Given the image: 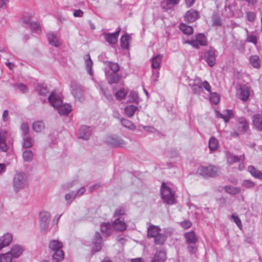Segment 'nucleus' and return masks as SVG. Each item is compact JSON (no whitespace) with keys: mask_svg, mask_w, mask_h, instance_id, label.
Masks as SVG:
<instances>
[{"mask_svg":"<svg viewBox=\"0 0 262 262\" xmlns=\"http://www.w3.org/2000/svg\"><path fill=\"white\" fill-rule=\"evenodd\" d=\"M50 104L61 115H68L72 111V107L69 104H63L62 97L59 93L52 92L48 97Z\"/></svg>","mask_w":262,"mask_h":262,"instance_id":"f257e3e1","label":"nucleus"},{"mask_svg":"<svg viewBox=\"0 0 262 262\" xmlns=\"http://www.w3.org/2000/svg\"><path fill=\"white\" fill-rule=\"evenodd\" d=\"M162 231L159 227L151 225L147 229V236L154 238L155 244L162 245L166 241L167 236Z\"/></svg>","mask_w":262,"mask_h":262,"instance_id":"f03ea898","label":"nucleus"},{"mask_svg":"<svg viewBox=\"0 0 262 262\" xmlns=\"http://www.w3.org/2000/svg\"><path fill=\"white\" fill-rule=\"evenodd\" d=\"M13 187L14 191L17 193L20 190L28 187V178L24 172L17 171L13 179Z\"/></svg>","mask_w":262,"mask_h":262,"instance_id":"7ed1b4c3","label":"nucleus"},{"mask_svg":"<svg viewBox=\"0 0 262 262\" xmlns=\"http://www.w3.org/2000/svg\"><path fill=\"white\" fill-rule=\"evenodd\" d=\"M49 247L53 252V258L56 262H59L64 258L63 252L62 250V243L58 240H52L49 244Z\"/></svg>","mask_w":262,"mask_h":262,"instance_id":"20e7f679","label":"nucleus"},{"mask_svg":"<svg viewBox=\"0 0 262 262\" xmlns=\"http://www.w3.org/2000/svg\"><path fill=\"white\" fill-rule=\"evenodd\" d=\"M161 194L162 199L168 205H172L175 202V192L166 184L163 183L161 188Z\"/></svg>","mask_w":262,"mask_h":262,"instance_id":"39448f33","label":"nucleus"},{"mask_svg":"<svg viewBox=\"0 0 262 262\" xmlns=\"http://www.w3.org/2000/svg\"><path fill=\"white\" fill-rule=\"evenodd\" d=\"M218 172V168L212 165L200 166L198 169V173L204 177H215Z\"/></svg>","mask_w":262,"mask_h":262,"instance_id":"423d86ee","label":"nucleus"},{"mask_svg":"<svg viewBox=\"0 0 262 262\" xmlns=\"http://www.w3.org/2000/svg\"><path fill=\"white\" fill-rule=\"evenodd\" d=\"M71 91L73 96L79 101L84 100L83 90L81 86L75 81L71 82Z\"/></svg>","mask_w":262,"mask_h":262,"instance_id":"0eeeda50","label":"nucleus"},{"mask_svg":"<svg viewBox=\"0 0 262 262\" xmlns=\"http://www.w3.org/2000/svg\"><path fill=\"white\" fill-rule=\"evenodd\" d=\"M105 142L107 145L115 147H123L126 144L121 137L115 135L106 137Z\"/></svg>","mask_w":262,"mask_h":262,"instance_id":"6e6552de","label":"nucleus"},{"mask_svg":"<svg viewBox=\"0 0 262 262\" xmlns=\"http://www.w3.org/2000/svg\"><path fill=\"white\" fill-rule=\"evenodd\" d=\"M50 214L47 211H42L39 214V227L42 232H46L49 228Z\"/></svg>","mask_w":262,"mask_h":262,"instance_id":"1a4fd4ad","label":"nucleus"},{"mask_svg":"<svg viewBox=\"0 0 262 262\" xmlns=\"http://www.w3.org/2000/svg\"><path fill=\"white\" fill-rule=\"evenodd\" d=\"M205 58L209 66H213L216 61V51L213 48H210L206 52Z\"/></svg>","mask_w":262,"mask_h":262,"instance_id":"9d476101","label":"nucleus"},{"mask_svg":"<svg viewBox=\"0 0 262 262\" xmlns=\"http://www.w3.org/2000/svg\"><path fill=\"white\" fill-rule=\"evenodd\" d=\"M121 31V29L119 28L118 30L113 33H104L103 35L104 39L110 44H115L117 42L118 38Z\"/></svg>","mask_w":262,"mask_h":262,"instance_id":"9b49d317","label":"nucleus"},{"mask_svg":"<svg viewBox=\"0 0 262 262\" xmlns=\"http://www.w3.org/2000/svg\"><path fill=\"white\" fill-rule=\"evenodd\" d=\"M24 249L23 246L19 245H13L11 250L8 252L13 258L19 257L23 253Z\"/></svg>","mask_w":262,"mask_h":262,"instance_id":"f8f14e48","label":"nucleus"},{"mask_svg":"<svg viewBox=\"0 0 262 262\" xmlns=\"http://www.w3.org/2000/svg\"><path fill=\"white\" fill-rule=\"evenodd\" d=\"M93 251L96 252L100 251L102 247V238L99 232H96L95 233L93 241Z\"/></svg>","mask_w":262,"mask_h":262,"instance_id":"ddd939ff","label":"nucleus"},{"mask_svg":"<svg viewBox=\"0 0 262 262\" xmlns=\"http://www.w3.org/2000/svg\"><path fill=\"white\" fill-rule=\"evenodd\" d=\"M215 114L217 118L224 119L225 122H227L233 117V111L230 110H225L222 113L215 111Z\"/></svg>","mask_w":262,"mask_h":262,"instance_id":"4468645a","label":"nucleus"},{"mask_svg":"<svg viewBox=\"0 0 262 262\" xmlns=\"http://www.w3.org/2000/svg\"><path fill=\"white\" fill-rule=\"evenodd\" d=\"M92 128L90 126H82L79 132V138L84 140H88L92 134Z\"/></svg>","mask_w":262,"mask_h":262,"instance_id":"2eb2a0df","label":"nucleus"},{"mask_svg":"<svg viewBox=\"0 0 262 262\" xmlns=\"http://www.w3.org/2000/svg\"><path fill=\"white\" fill-rule=\"evenodd\" d=\"M166 259V253L163 249L157 250L151 260V262H165Z\"/></svg>","mask_w":262,"mask_h":262,"instance_id":"dca6fc26","label":"nucleus"},{"mask_svg":"<svg viewBox=\"0 0 262 262\" xmlns=\"http://www.w3.org/2000/svg\"><path fill=\"white\" fill-rule=\"evenodd\" d=\"M13 236L11 233H7L0 237V250L9 246L12 241Z\"/></svg>","mask_w":262,"mask_h":262,"instance_id":"f3484780","label":"nucleus"},{"mask_svg":"<svg viewBox=\"0 0 262 262\" xmlns=\"http://www.w3.org/2000/svg\"><path fill=\"white\" fill-rule=\"evenodd\" d=\"M8 133L4 130H0V151L6 152L8 150V146L6 143V139Z\"/></svg>","mask_w":262,"mask_h":262,"instance_id":"a211bd4d","label":"nucleus"},{"mask_svg":"<svg viewBox=\"0 0 262 262\" xmlns=\"http://www.w3.org/2000/svg\"><path fill=\"white\" fill-rule=\"evenodd\" d=\"M250 90L249 88L246 85H242L239 89L238 94V98L242 101H246L250 96Z\"/></svg>","mask_w":262,"mask_h":262,"instance_id":"6ab92c4d","label":"nucleus"},{"mask_svg":"<svg viewBox=\"0 0 262 262\" xmlns=\"http://www.w3.org/2000/svg\"><path fill=\"white\" fill-rule=\"evenodd\" d=\"M249 128V125L245 118L241 117L238 120V134L245 133Z\"/></svg>","mask_w":262,"mask_h":262,"instance_id":"aec40b11","label":"nucleus"},{"mask_svg":"<svg viewBox=\"0 0 262 262\" xmlns=\"http://www.w3.org/2000/svg\"><path fill=\"white\" fill-rule=\"evenodd\" d=\"M199 12L193 9L188 11L185 15V18L189 23H192L199 18Z\"/></svg>","mask_w":262,"mask_h":262,"instance_id":"412c9836","label":"nucleus"},{"mask_svg":"<svg viewBox=\"0 0 262 262\" xmlns=\"http://www.w3.org/2000/svg\"><path fill=\"white\" fill-rule=\"evenodd\" d=\"M113 228L115 230L123 231L126 228V225L123 220L120 218H117L114 222L113 225Z\"/></svg>","mask_w":262,"mask_h":262,"instance_id":"4be33fe9","label":"nucleus"},{"mask_svg":"<svg viewBox=\"0 0 262 262\" xmlns=\"http://www.w3.org/2000/svg\"><path fill=\"white\" fill-rule=\"evenodd\" d=\"M184 237L186 244L197 243L198 242V238L193 231L186 232L184 234Z\"/></svg>","mask_w":262,"mask_h":262,"instance_id":"5701e85b","label":"nucleus"},{"mask_svg":"<svg viewBox=\"0 0 262 262\" xmlns=\"http://www.w3.org/2000/svg\"><path fill=\"white\" fill-rule=\"evenodd\" d=\"M180 0H163L161 3L162 7L165 10H169L177 5Z\"/></svg>","mask_w":262,"mask_h":262,"instance_id":"b1692460","label":"nucleus"},{"mask_svg":"<svg viewBox=\"0 0 262 262\" xmlns=\"http://www.w3.org/2000/svg\"><path fill=\"white\" fill-rule=\"evenodd\" d=\"M248 171L253 177L262 181V172L255 168L253 166H249L248 167Z\"/></svg>","mask_w":262,"mask_h":262,"instance_id":"393cba45","label":"nucleus"},{"mask_svg":"<svg viewBox=\"0 0 262 262\" xmlns=\"http://www.w3.org/2000/svg\"><path fill=\"white\" fill-rule=\"evenodd\" d=\"M48 39L50 45L56 47L60 45L58 37L53 33L48 34Z\"/></svg>","mask_w":262,"mask_h":262,"instance_id":"a878e982","label":"nucleus"},{"mask_svg":"<svg viewBox=\"0 0 262 262\" xmlns=\"http://www.w3.org/2000/svg\"><path fill=\"white\" fill-rule=\"evenodd\" d=\"M227 162L229 164H232L233 163L244 160V156H236L231 154H228L227 156Z\"/></svg>","mask_w":262,"mask_h":262,"instance_id":"bb28decb","label":"nucleus"},{"mask_svg":"<svg viewBox=\"0 0 262 262\" xmlns=\"http://www.w3.org/2000/svg\"><path fill=\"white\" fill-rule=\"evenodd\" d=\"M23 147L24 148H30L32 146L34 140L29 135L23 136Z\"/></svg>","mask_w":262,"mask_h":262,"instance_id":"cd10ccee","label":"nucleus"},{"mask_svg":"<svg viewBox=\"0 0 262 262\" xmlns=\"http://www.w3.org/2000/svg\"><path fill=\"white\" fill-rule=\"evenodd\" d=\"M137 110L138 107L134 105H128L124 109L126 115L129 118L133 117Z\"/></svg>","mask_w":262,"mask_h":262,"instance_id":"c85d7f7f","label":"nucleus"},{"mask_svg":"<svg viewBox=\"0 0 262 262\" xmlns=\"http://www.w3.org/2000/svg\"><path fill=\"white\" fill-rule=\"evenodd\" d=\"M36 91L39 95L42 96H46L49 93V90L47 87L42 84H37L36 86Z\"/></svg>","mask_w":262,"mask_h":262,"instance_id":"c756f323","label":"nucleus"},{"mask_svg":"<svg viewBox=\"0 0 262 262\" xmlns=\"http://www.w3.org/2000/svg\"><path fill=\"white\" fill-rule=\"evenodd\" d=\"M224 190L227 193L232 195L238 194L241 191V189L240 188L231 185L225 186Z\"/></svg>","mask_w":262,"mask_h":262,"instance_id":"7c9ffc66","label":"nucleus"},{"mask_svg":"<svg viewBox=\"0 0 262 262\" xmlns=\"http://www.w3.org/2000/svg\"><path fill=\"white\" fill-rule=\"evenodd\" d=\"M163 58V56L161 54H158L152 58V68L153 69H158L160 67V64Z\"/></svg>","mask_w":262,"mask_h":262,"instance_id":"2f4dec72","label":"nucleus"},{"mask_svg":"<svg viewBox=\"0 0 262 262\" xmlns=\"http://www.w3.org/2000/svg\"><path fill=\"white\" fill-rule=\"evenodd\" d=\"M219 146L218 140L214 137H212L209 140L208 146L210 151H213L216 150Z\"/></svg>","mask_w":262,"mask_h":262,"instance_id":"473e14b6","label":"nucleus"},{"mask_svg":"<svg viewBox=\"0 0 262 262\" xmlns=\"http://www.w3.org/2000/svg\"><path fill=\"white\" fill-rule=\"evenodd\" d=\"M45 124L42 121H37L33 123L32 128L36 133H40L45 129Z\"/></svg>","mask_w":262,"mask_h":262,"instance_id":"72a5a7b5","label":"nucleus"},{"mask_svg":"<svg viewBox=\"0 0 262 262\" xmlns=\"http://www.w3.org/2000/svg\"><path fill=\"white\" fill-rule=\"evenodd\" d=\"M85 63L88 70V72L91 75H93V71L92 69L93 62L91 59L90 55H86L84 56Z\"/></svg>","mask_w":262,"mask_h":262,"instance_id":"f704fd0d","label":"nucleus"},{"mask_svg":"<svg viewBox=\"0 0 262 262\" xmlns=\"http://www.w3.org/2000/svg\"><path fill=\"white\" fill-rule=\"evenodd\" d=\"M129 39H130V36L128 34L124 35L121 37V46L123 49H127L128 48Z\"/></svg>","mask_w":262,"mask_h":262,"instance_id":"c9c22d12","label":"nucleus"},{"mask_svg":"<svg viewBox=\"0 0 262 262\" xmlns=\"http://www.w3.org/2000/svg\"><path fill=\"white\" fill-rule=\"evenodd\" d=\"M120 121L123 126L130 130H134L136 128V125L132 122L126 119H120Z\"/></svg>","mask_w":262,"mask_h":262,"instance_id":"e433bc0d","label":"nucleus"},{"mask_svg":"<svg viewBox=\"0 0 262 262\" xmlns=\"http://www.w3.org/2000/svg\"><path fill=\"white\" fill-rule=\"evenodd\" d=\"M110 223H103L101 225V231L106 236H108L111 234L112 228Z\"/></svg>","mask_w":262,"mask_h":262,"instance_id":"4c0bfd02","label":"nucleus"},{"mask_svg":"<svg viewBox=\"0 0 262 262\" xmlns=\"http://www.w3.org/2000/svg\"><path fill=\"white\" fill-rule=\"evenodd\" d=\"M107 80L109 83L113 84L117 83L120 79V77L117 73H112L107 75Z\"/></svg>","mask_w":262,"mask_h":262,"instance_id":"58836bf2","label":"nucleus"},{"mask_svg":"<svg viewBox=\"0 0 262 262\" xmlns=\"http://www.w3.org/2000/svg\"><path fill=\"white\" fill-rule=\"evenodd\" d=\"M127 93V90L124 88H122L119 90L115 93V97L116 99L119 101L124 99Z\"/></svg>","mask_w":262,"mask_h":262,"instance_id":"ea45409f","label":"nucleus"},{"mask_svg":"<svg viewBox=\"0 0 262 262\" xmlns=\"http://www.w3.org/2000/svg\"><path fill=\"white\" fill-rule=\"evenodd\" d=\"M180 29L185 34L190 35L193 32V28L189 26H187L184 24H181L180 25Z\"/></svg>","mask_w":262,"mask_h":262,"instance_id":"a19ab883","label":"nucleus"},{"mask_svg":"<svg viewBox=\"0 0 262 262\" xmlns=\"http://www.w3.org/2000/svg\"><path fill=\"white\" fill-rule=\"evenodd\" d=\"M30 26L32 31L34 33L39 34L41 32L40 25L36 21L31 22L30 24Z\"/></svg>","mask_w":262,"mask_h":262,"instance_id":"79ce46f5","label":"nucleus"},{"mask_svg":"<svg viewBox=\"0 0 262 262\" xmlns=\"http://www.w3.org/2000/svg\"><path fill=\"white\" fill-rule=\"evenodd\" d=\"M250 62L253 67L255 68L260 67V61L258 56L256 55L251 56L250 57Z\"/></svg>","mask_w":262,"mask_h":262,"instance_id":"37998d69","label":"nucleus"},{"mask_svg":"<svg viewBox=\"0 0 262 262\" xmlns=\"http://www.w3.org/2000/svg\"><path fill=\"white\" fill-rule=\"evenodd\" d=\"M24 160L26 162H30L32 160L33 155L31 150L26 149L23 154Z\"/></svg>","mask_w":262,"mask_h":262,"instance_id":"c03bdc74","label":"nucleus"},{"mask_svg":"<svg viewBox=\"0 0 262 262\" xmlns=\"http://www.w3.org/2000/svg\"><path fill=\"white\" fill-rule=\"evenodd\" d=\"M129 101L138 103L139 101L138 94L136 91H132L129 94Z\"/></svg>","mask_w":262,"mask_h":262,"instance_id":"a18cd8bd","label":"nucleus"},{"mask_svg":"<svg viewBox=\"0 0 262 262\" xmlns=\"http://www.w3.org/2000/svg\"><path fill=\"white\" fill-rule=\"evenodd\" d=\"M106 64L111 69L113 73H117L120 69L119 66L116 62L106 61Z\"/></svg>","mask_w":262,"mask_h":262,"instance_id":"49530a36","label":"nucleus"},{"mask_svg":"<svg viewBox=\"0 0 262 262\" xmlns=\"http://www.w3.org/2000/svg\"><path fill=\"white\" fill-rule=\"evenodd\" d=\"M200 82L199 79H196L194 80V83L192 85V89L195 93H199L202 91L201 84Z\"/></svg>","mask_w":262,"mask_h":262,"instance_id":"de8ad7c7","label":"nucleus"},{"mask_svg":"<svg viewBox=\"0 0 262 262\" xmlns=\"http://www.w3.org/2000/svg\"><path fill=\"white\" fill-rule=\"evenodd\" d=\"M255 185V182L250 180H245L242 184V186L246 189H252L254 187Z\"/></svg>","mask_w":262,"mask_h":262,"instance_id":"09e8293b","label":"nucleus"},{"mask_svg":"<svg viewBox=\"0 0 262 262\" xmlns=\"http://www.w3.org/2000/svg\"><path fill=\"white\" fill-rule=\"evenodd\" d=\"M197 243L186 244L187 249L190 254H195L198 250Z\"/></svg>","mask_w":262,"mask_h":262,"instance_id":"8fccbe9b","label":"nucleus"},{"mask_svg":"<svg viewBox=\"0 0 262 262\" xmlns=\"http://www.w3.org/2000/svg\"><path fill=\"white\" fill-rule=\"evenodd\" d=\"M12 257L8 252L0 254V262H12Z\"/></svg>","mask_w":262,"mask_h":262,"instance_id":"3c124183","label":"nucleus"},{"mask_svg":"<svg viewBox=\"0 0 262 262\" xmlns=\"http://www.w3.org/2000/svg\"><path fill=\"white\" fill-rule=\"evenodd\" d=\"M199 43L201 46H205L206 45V38L203 34H199L196 36Z\"/></svg>","mask_w":262,"mask_h":262,"instance_id":"603ef678","label":"nucleus"},{"mask_svg":"<svg viewBox=\"0 0 262 262\" xmlns=\"http://www.w3.org/2000/svg\"><path fill=\"white\" fill-rule=\"evenodd\" d=\"M231 219L233 220L234 222L236 224L237 227L241 229L242 228V222L239 218L238 216L237 215L236 213H234L231 215Z\"/></svg>","mask_w":262,"mask_h":262,"instance_id":"864d4df0","label":"nucleus"},{"mask_svg":"<svg viewBox=\"0 0 262 262\" xmlns=\"http://www.w3.org/2000/svg\"><path fill=\"white\" fill-rule=\"evenodd\" d=\"M220 98L218 94L214 93L210 94V100L214 104H217L220 101Z\"/></svg>","mask_w":262,"mask_h":262,"instance_id":"5fc2aeb1","label":"nucleus"},{"mask_svg":"<svg viewBox=\"0 0 262 262\" xmlns=\"http://www.w3.org/2000/svg\"><path fill=\"white\" fill-rule=\"evenodd\" d=\"M20 129L23 133V136L24 135H28L29 127L28 124L27 123H22L20 126Z\"/></svg>","mask_w":262,"mask_h":262,"instance_id":"6e6d98bb","label":"nucleus"},{"mask_svg":"<svg viewBox=\"0 0 262 262\" xmlns=\"http://www.w3.org/2000/svg\"><path fill=\"white\" fill-rule=\"evenodd\" d=\"M76 197V194L73 192H71L66 195L65 199L67 201L69 202L70 203L75 199Z\"/></svg>","mask_w":262,"mask_h":262,"instance_id":"4d7b16f0","label":"nucleus"},{"mask_svg":"<svg viewBox=\"0 0 262 262\" xmlns=\"http://www.w3.org/2000/svg\"><path fill=\"white\" fill-rule=\"evenodd\" d=\"M256 15L252 11H248L246 13V17L248 21L253 22L255 19Z\"/></svg>","mask_w":262,"mask_h":262,"instance_id":"13d9d810","label":"nucleus"},{"mask_svg":"<svg viewBox=\"0 0 262 262\" xmlns=\"http://www.w3.org/2000/svg\"><path fill=\"white\" fill-rule=\"evenodd\" d=\"M125 213V210H124V208L123 207H120L119 208H118L117 209H116V210L115 211V213H114V217H116V218H119V217L122 215H123Z\"/></svg>","mask_w":262,"mask_h":262,"instance_id":"bf43d9fd","label":"nucleus"},{"mask_svg":"<svg viewBox=\"0 0 262 262\" xmlns=\"http://www.w3.org/2000/svg\"><path fill=\"white\" fill-rule=\"evenodd\" d=\"M184 43L189 44L196 49L199 48L200 47V44L199 43L196 39L187 40L185 41Z\"/></svg>","mask_w":262,"mask_h":262,"instance_id":"052dcab7","label":"nucleus"},{"mask_svg":"<svg viewBox=\"0 0 262 262\" xmlns=\"http://www.w3.org/2000/svg\"><path fill=\"white\" fill-rule=\"evenodd\" d=\"M14 86H16L23 93H26L28 91L27 87L23 83L15 84Z\"/></svg>","mask_w":262,"mask_h":262,"instance_id":"680f3d73","label":"nucleus"},{"mask_svg":"<svg viewBox=\"0 0 262 262\" xmlns=\"http://www.w3.org/2000/svg\"><path fill=\"white\" fill-rule=\"evenodd\" d=\"M101 90L104 95L108 100H110L112 99V96L111 94H109V91L107 88H103L102 87H101Z\"/></svg>","mask_w":262,"mask_h":262,"instance_id":"e2e57ef3","label":"nucleus"},{"mask_svg":"<svg viewBox=\"0 0 262 262\" xmlns=\"http://www.w3.org/2000/svg\"><path fill=\"white\" fill-rule=\"evenodd\" d=\"M247 40L248 42H252L254 44H256L257 42V38L256 36L253 35H248Z\"/></svg>","mask_w":262,"mask_h":262,"instance_id":"0e129e2a","label":"nucleus"},{"mask_svg":"<svg viewBox=\"0 0 262 262\" xmlns=\"http://www.w3.org/2000/svg\"><path fill=\"white\" fill-rule=\"evenodd\" d=\"M201 84V86H203L208 92H211V86L209 83L207 81H204Z\"/></svg>","mask_w":262,"mask_h":262,"instance_id":"69168bd1","label":"nucleus"},{"mask_svg":"<svg viewBox=\"0 0 262 262\" xmlns=\"http://www.w3.org/2000/svg\"><path fill=\"white\" fill-rule=\"evenodd\" d=\"M213 25L216 26H219L221 25V19L216 16H214L213 17Z\"/></svg>","mask_w":262,"mask_h":262,"instance_id":"338daca9","label":"nucleus"},{"mask_svg":"<svg viewBox=\"0 0 262 262\" xmlns=\"http://www.w3.org/2000/svg\"><path fill=\"white\" fill-rule=\"evenodd\" d=\"M83 14V12H82V11H81L80 9L75 10L74 11V13H73V15L76 17H82Z\"/></svg>","mask_w":262,"mask_h":262,"instance_id":"774afa93","label":"nucleus"}]
</instances>
